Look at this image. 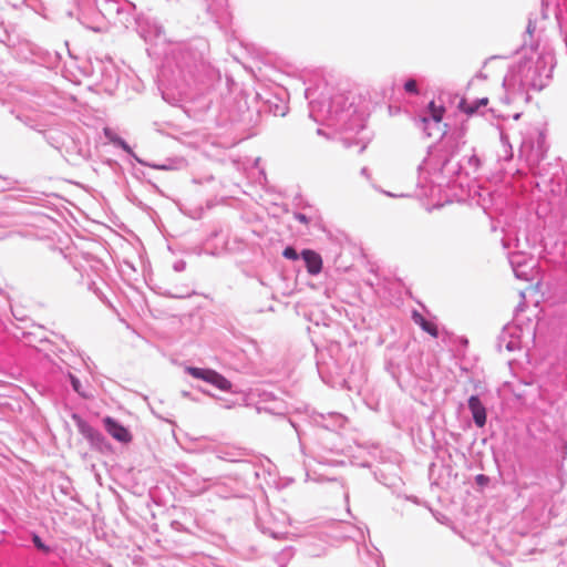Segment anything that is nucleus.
<instances>
[{
    "instance_id": "f257e3e1",
    "label": "nucleus",
    "mask_w": 567,
    "mask_h": 567,
    "mask_svg": "<svg viewBox=\"0 0 567 567\" xmlns=\"http://www.w3.org/2000/svg\"><path fill=\"white\" fill-rule=\"evenodd\" d=\"M185 370L193 378L210 383L221 391H229L231 389V382L215 370L195 367H187Z\"/></svg>"
},
{
    "instance_id": "f03ea898",
    "label": "nucleus",
    "mask_w": 567,
    "mask_h": 567,
    "mask_svg": "<svg viewBox=\"0 0 567 567\" xmlns=\"http://www.w3.org/2000/svg\"><path fill=\"white\" fill-rule=\"evenodd\" d=\"M25 336L33 337L31 346L39 352L43 353V355L52 363H55V359H61V354L64 353L62 348L55 346L54 342L48 338H35V334L32 332H28Z\"/></svg>"
},
{
    "instance_id": "7ed1b4c3",
    "label": "nucleus",
    "mask_w": 567,
    "mask_h": 567,
    "mask_svg": "<svg viewBox=\"0 0 567 567\" xmlns=\"http://www.w3.org/2000/svg\"><path fill=\"white\" fill-rule=\"evenodd\" d=\"M103 422L107 433L116 441L122 443H128L132 441V434L130 431L113 417L106 416Z\"/></svg>"
},
{
    "instance_id": "20e7f679",
    "label": "nucleus",
    "mask_w": 567,
    "mask_h": 567,
    "mask_svg": "<svg viewBox=\"0 0 567 567\" xmlns=\"http://www.w3.org/2000/svg\"><path fill=\"white\" fill-rule=\"evenodd\" d=\"M468 409L473 415V420L478 427H483L486 424V409L476 395H472L468 399Z\"/></svg>"
},
{
    "instance_id": "39448f33",
    "label": "nucleus",
    "mask_w": 567,
    "mask_h": 567,
    "mask_svg": "<svg viewBox=\"0 0 567 567\" xmlns=\"http://www.w3.org/2000/svg\"><path fill=\"white\" fill-rule=\"evenodd\" d=\"M301 256L310 275H318L321 271L322 258L318 252L311 249H305L302 250Z\"/></svg>"
},
{
    "instance_id": "423d86ee",
    "label": "nucleus",
    "mask_w": 567,
    "mask_h": 567,
    "mask_svg": "<svg viewBox=\"0 0 567 567\" xmlns=\"http://www.w3.org/2000/svg\"><path fill=\"white\" fill-rule=\"evenodd\" d=\"M413 321L420 326L425 332L436 338L439 334L437 327L434 322L426 320L421 313L413 312Z\"/></svg>"
},
{
    "instance_id": "0eeeda50",
    "label": "nucleus",
    "mask_w": 567,
    "mask_h": 567,
    "mask_svg": "<svg viewBox=\"0 0 567 567\" xmlns=\"http://www.w3.org/2000/svg\"><path fill=\"white\" fill-rule=\"evenodd\" d=\"M488 104L487 97H482L474 103H467L465 99L458 103V109L467 115H473L478 107L486 106Z\"/></svg>"
},
{
    "instance_id": "6e6552de",
    "label": "nucleus",
    "mask_w": 567,
    "mask_h": 567,
    "mask_svg": "<svg viewBox=\"0 0 567 567\" xmlns=\"http://www.w3.org/2000/svg\"><path fill=\"white\" fill-rule=\"evenodd\" d=\"M429 112H430L433 121H435L436 123H440L445 113V109L442 105H436L435 102L432 101L429 103Z\"/></svg>"
},
{
    "instance_id": "1a4fd4ad",
    "label": "nucleus",
    "mask_w": 567,
    "mask_h": 567,
    "mask_svg": "<svg viewBox=\"0 0 567 567\" xmlns=\"http://www.w3.org/2000/svg\"><path fill=\"white\" fill-rule=\"evenodd\" d=\"M73 420L76 421L78 426L83 435H85L89 439H94L95 431L86 423L84 422L80 416L76 414H73Z\"/></svg>"
},
{
    "instance_id": "9d476101",
    "label": "nucleus",
    "mask_w": 567,
    "mask_h": 567,
    "mask_svg": "<svg viewBox=\"0 0 567 567\" xmlns=\"http://www.w3.org/2000/svg\"><path fill=\"white\" fill-rule=\"evenodd\" d=\"M404 90L411 94H419L416 81L413 79H410L405 82Z\"/></svg>"
},
{
    "instance_id": "9b49d317",
    "label": "nucleus",
    "mask_w": 567,
    "mask_h": 567,
    "mask_svg": "<svg viewBox=\"0 0 567 567\" xmlns=\"http://www.w3.org/2000/svg\"><path fill=\"white\" fill-rule=\"evenodd\" d=\"M103 132H104L105 137H106L111 143H113V144H115V145H116V144L118 143V141L121 140V137H118V136L114 133V131H113L112 128H110V127H105V128L103 130Z\"/></svg>"
},
{
    "instance_id": "f8f14e48",
    "label": "nucleus",
    "mask_w": 567,
    "mask_h": 567,
    "mask_svg": "<svg viewBox=\"0 0 567 567\" xmlns=\"http://www.w3.org/2000/svg\"><path fill=\"white\" fill-rule=\"evenodd\" d=\"M32 540H33V544L35 545V547L44 553H49L50 551V548L44 545L41 540V538L38 536V535H33L32 537Z\"/></svg>"
},
{
    "instance_id": "ddd939ff",
    "label": "nucleus",
    "mask_w": 567,
    "mask_h": 567,
    "mask_svg": "<svg viewBox=\"0 0 567 567\" xmlns=\"http://www.w3.org/2000/svg\"><path fill=\"white\" fill-rule=\"evenodd\" d=\"M282 255L287 259H292V260L298 259V254H297L296 249L292 247H286Z\"/></svg>"
},
{
    "instance_id": "4468645a",
    "label": "nucleus",
    "mask_w": 567,
    "mask_h": 567,
    "mask_svg": "<svg viewBox=\"0 0 567 567\" xmlns=\"http://www.w3.org/2000/svg\"><path fill=\"white\" fill-rule=\"evenodd\" d=\"M70 380H71L74 391H76L78 393H81V391H80L81 383H80L79 379L75 378L74 375L70 374Z\"/></svg>"
},
{
    "instance_id": "2eb2a0df",
    "label": "nucleus",
    "mask_w": 567,
    "mask_h": 567,
    "mask_svg": "<svg viewBox=\"0 0 567 567\" xmlns=\"http://www.w3.org/2000/svg\"><path fill=\"white\" fill-rule=\"evenodd\" d=\"M116 145L120 146L121 148H123L126 153H128V154L132 153L131 147L127 145V143L124 140L121 138Z\"/></svg>"
},
{
    "instance_id": "dca6fc26",
    "label": "nucleus",
    "mask_w": 567,
    "mask_h": 567,
    "mask_svg": "<svg viewBox=\"0 0 567 567\" xmlns=\"http://www.w3.org/2000/svg\"><path fill=\"white\" fill-rule=\"evenodd\" d=\"M295 218H296L297 220H299L300 223L306 224V225H307V224H308V221H309V220H308V218H307V216H306V215H303V214H300V213L296 214V215H295Z\"/></svg>"
},
{
    "instance_id": "f3484780",
    "label": "nucleus",
    "mask_w": 567,
    "mask_h": 567,
    "mask_svg": "<svg viewBox=\"0 0 567 567\" xmlns=\"http://www.w3.org/2000/svg\"><path fill=\"white\" fill-rule=\"evenodd\" d=\"M422 122H423L424 124H425V123H427V118H425V117H424V118H422Z\"/></svg>"
},
{
    "instance_id": "a211bd4d",
    "label": "nucleus",
    "mask_w": 567,
    "mask_h": 567,
    "mask_svg": "<svg viewBox=\"0 0 567 567\" xmlns=\"http://www.w3.org/2000/svg\"><path fill=\"white\" fill-rule=\"evenodd\" d=\"M109 567H112V566H109Z\"/></svg>"
}]
</instances>
